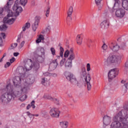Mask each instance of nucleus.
Listing matches in <instances>:
<instances>
[{
    "label": "nucleus",
    "mask_w": 128,
    "mask_h": 128,
    "mask_svg": "<svg viewBox=\"0 0 128 128\" xmlns=\"http://www.w3.org/2000/svg\"><path fill=\"white\" fill-rule=\"evenodd\" d=\"M22 96V92L18 90L16 88L14 90V87L10 84H8L6 88L2 89L1 91L0 96V102L2 104H6L12 99V98H18Z\"/></svg>",
    "instance_id": "obj_1"
},
{
    "label": "nucleus",
    "mask_w": 128,
    "mask_h": 128,
    "mask_svg": "<svg viewBox=\"0 0 128 128\" xmlns=\"http://www.w3.org/2000/svg\"><path fill=\"white\" fill-rule=\"evenodd\" d=\"M112 120L110 128H128V116L124 118L122 111L113 118Z\"/></svg>",
    "instance_id": "obj_2"
},
{
    "label": "nucleus",
    "mask_w": 128,
    "mask_h": 128,
    "mask_svg": "<svg viewBox=\"0 0 128 128\" xmlns=\"http://www.w3.org/2000/svg\"><path fill=\"white\" fill-rule=\"evenodd\" d=\"M34 54H37L36 60L38 62H44V48H38L34 52Z\"/></svg>",
    "instance_id": "obj_3"
},
{
    "label": "nucleus",
    "mask_w": 128,
    "mask_h": 128,
    "mask_svg": "<svg viewBox=\"0 0 128 128\" xmlns=\"http://www.w3.org/2000/svg\"><path fill=\"white\" fill-rule=\"evenodd\" d=\"M122 56L118 55H112L110 56L106 60V62L108 64H120V59Z\"/></svg>",
    "instance_id": "obj_4"
},
{
    "label": "nucleus",
    "mask_w": 128,
    "mask_h": 128,
    "mask_svg": "<svg viewBox=\"0 0 128 128\" xmlns=\"http://www.w3.org/2000/svg\"><path fill=\"white\" fill-rule=\"evenodd\" d=\"M64 76L66 80H69L72 84L76 85L78 84V81L76 80V77L70 72H65Z\"/></svg>",
    "instance_id": "obj_5"
},
{
    "label": "nucleus",
    "mask_w": 128,
    "mask_h": 128,
    "mask_svg": "<svg viewBox=\"0 0 128 128\" xmlns=\"http://www.w3.org/2000/svg\"><path fill=\"white\" fill-rule=\"evenodd\" d=\"M10 16H14V14H12V12L9 10V13L7 15V17H5L4 20L3 22L4 24H12L14 22V20H16V18H8Z\"/></svg>",
    "instance_id": "obj_6"
},
{
    "label": "nucleus",
    "mask_w": 128,
    "mask_h": 128,
    "mask_svg": "<svg viewBox=\"0 0 128 128\" xmlns=\"http://www.w3.org/2000/svg\"><path fill=\"white\" fill-rule=\"evenodd\" d=\"M118 74V69L115 68L111 70L108 73V77L109 82H112V80H114L116 76Z\"/></svg>",
    "instance_id": "obj_7"
},
{
    "label": "nucleus",
    "mask_w": 128,
    "mask_h": 128,
    "mask_svg": "<svg viewBox=\"0 0 128 128\" xmlns=\"http://www.w3.org/2000/svg\"><path fill=\"white\" fill-rule=\"evenodd\" d=\"M18 0H16L12 8L13 10L16 12V16H20V12H22V8L21 6H18Z\"/></svg>",
    "instance_id": "obj_8"
},
{
    "label": "nucleus",
    "mask_w": 128,
    "mask_h": 128,
    "mask_svg": "<svg viewBox=\"0 0 128 128\" xmlns=\"http://www.w3.org/2000/svg\"><path fill=\"white\" fill-rule=\"evenodd\" d=\"M34 22L32 24V28L33 32H36L38 28V24H40V16H36L34 18Z\"/></svg>",
    "instance_id": "obj_9"
},
{
    "label": "nucleus",
    "mask_w": 128,
    "mask_h": 128,
    "mask_svg": "<svg viewBox=\"0 0 128 128\" xmlns=\"http://www.w3.org/2000/svg\"><path fill=\"white\" fill-rule=\"evenodd\" d=\"M50 114L52 118H58L60 112L57 108H52L50 112Z\"/></svg>",
    "instance_id": "obj_10"
},
{
    "label": "nucleus",
    "mask_w": 128,
    "mask_h": 128,
    "mask_svg": "<svg viewBox=\"0 0 128 128\" xmlns=\"http://www.w3.org/2000/svg\"><path fill=\"white\" fill-rule=\"evenodd\" d=\"M110 122H112V118L110 116L106 115L103 117L104 128H106V126L110 124Z\"/></svg>",
    "instance_id": "obj_11"
},
{
    "label": "nucleus",
    "mask_w": 128,
    "mask_h": 128,
    "mask_svg": "<svg viewBox=\"0 0 128 128\" xmlns=\"http://www.w3.org/2000/svg\"><path fill=\"white\" fill-rule=\"evenodd\" d=\"M25 67L26 68V70H32V68H33V70H34L37 72L38 68H40V64L37 62H34L33 63L32 65H30V68H28V64H26Z\"/></svg>",
    "instance_id": "obj_12"
},
{
    "label": "nucleus",
    "mask_w": 128,
    "mask_h": 128,
    "mask_svg": "<svg viewBox=\"0 0 128 128\" xmlns=\"http://www.w3.org/2000/svg\"><path fill=\"white\" fill-rule=\"evenodd\" d=\"M126 14V11L124 10L122 8L118 9L115 12V16L117 18H124V14Z\"/></svg>",
    "instance_id": "obj_13"
},
{
    "label": "nucleus",
    "mask_w": 128,
    "mask_h": 128,
    "mask_svg": "<svg viewBox=\"0 0 128 128\" xmlns=\"http://www.w3.org/2000/svg\"><path fill=\"white\" fill-rule=\"evenodd\" d=\"M75 58L76 54H74V48H70V54L68 58V60L72 62V60H74Z\"/></svg>",
    "instance_id": "obj_14"
},
{
    "label": "nucleus",
    "mask_w": 128,
    "mask_h": 128,
    "mask_svg": "<svg viewBox=\"0 0 128 128\" xmlns=\"http://www.w3.org/2000/svg\"><path fill=\"white\" fill-rule=\"evenodd\" d=\"M58 60L56 59L49 66L50 70H54L56 68V67L58 66Z\"/></svg>",
    "instance_id": "obj_15"
},
{
    "label": "nucleus",
    "mask_w": 128,
    "mask_h": 128,
    "mask_svg": "<svg viewBox=\"0 0 128 128\" xmlns=\"http://www.w3.org/2000/svg\"><path fill=\"white\" fill-rule=\"evenodd\" d=\"M109 48L112 50V52H118L120 50V46L118 44H114V43L112 42L109 45Z\"/></svg>",
    "instance_id": "obj_16"
},
{
    "label": "nucleus",
    "mask_w": 128,
    "mask_h": 128,
    "mask_svg": "<svg viewBox=\"0 0 128 128\" xmlns=\"http://www.w3.org/2000/svg\"><path fill=\"white\" fill-rule=\"evenodd\" d=\"M92 78H90V76H86L85 78V82H86L87 84V88L88 90H90L92 88V84H90V80Z\"/></svg>",
    "instance_id": "obj_17"
},
{
    "label": "nucleus",
    "mask_w": 128,
    "mask_h": 128,
    "mask_svg": "<svg viewBox=\"0 0 128 128\" xmlns=\"http://www.w3.org/2000/svg\"><path fill=\"white\" fill-rule=\"evenodd\" d=\"M20 82H22V78L20 76H16L13 80V82L15 86H18L20 84Z\"/></svg>",
    "instance_id": "obj_18"
},
{
    "label": "nucleus",
    "mask_w": 128,
    "mask_h": 128,
    "mask_svg": "<svg viewBox=\"0 0 128 128\" xmlns=\"http://www.w3.org/2000/svg\"><path fill=\"white\" fill-rule=\"evenodd\" d=\"M100 26L102 28H108V26H110V22L108 20H104L100 24Z\"/></svg>",
    "instance_id": "obj_19"
},
{
    "label": "nucleus",
    "mask_w": 128,
    "mask_h": 128,
    "mask_svg": "<svg viewBox=\"0 0 128 128\" xmlns=\"http://www.w3.org/2000/svg\"><path fill=\"white\" fill-rule=\"evenodd\" d=\"M50 77H44L42 78V84L43 86H48L50 84Z\"/></svg>",
    "instance_id": "obj_20"
},
{
    "label": "nucleus",
    "mask_w": 128,
    "mask_h": 128,
    "mask_svg": "<svg viewBox=\"0 0 128 128\" xmlns=\"http://www.w3.org/2000/svg\"><path fill=\"white\" fill-rule=\"evenodd\" d=\"M44 98H45V100H54V102H55L56 104H58V99L56 98H54L52 96L46 95H44Z\"/></svg>",
    "instance_id": "obj_21"
},
{
    "label": "nucleus",
    "mask_w": 128,
    "mask_h": 128,
    "mask_svg": "<svg viewBox=\"0 0 128 128\" xmlns=\"http://www.w3.org/2000/svg\"><path fill=\"white\" fill-rule=\"evenodd\" d=\"M60 124L62 128H68V121H62L60 122Z\"/></svg>",
    "instance_id": "obj_22"
},
{
    "label": "nucleus",
    "mask_w": 128,
    "mask_h": 128,
    "mask_svg": "<svg viewBox=\"0 0 128 128\" xmlns=\"http://www.w3.org/2000/svg\"><path fill=\"white\" fill-rule=\"evenodd\" d=\"M122 6L126 10H128V0H122Z\"/></svg>",
    "instance_id": "obj_23"
},
{
    "label": "nucleus",
    "mask_w": 128,
    "mask_h": 128,
    "mask_svg": "<svg viewBox=\"0 0 128 128\" xmlns=\"http://www.w3.org/2000/svg\"><path fill=\"white\" fill-rule=\"evenodd\" d=\"M76 40L78 44L80 45L82 42V38L80 35H78L76 38Z\"/></svg>",
    "instance_id": "obj_24"
},
{
    "label": "nucleus",
    "mask_w": 128,
    "mask_h": 128,
    "mask_svg": "<svg viewBox=\"0 0 128 128\" xmlns=\"http://www.w3.org/2000/svg\"><path fill=\"white\" fill-rule=\"evenodd\" d=\"M19 74H20L21 78L26 76V72L24 71V68L22 67L19 70Z\"/></svg>",
    "instance_id": "obj_25"
},
{
    "label": "nucleus",
    "mask_w": 128,
    "mask_h": 128,
    "mask_svg": "<svg viewBox=\"0 0 128 128\" xmlns=\"http://www.w3.org/2000/svg\"><path fill=\"white\" fill-rule=\"evenodd\" d=\"M72 62L71 61H70L68 60L66 62H65V67L66 68H72Z\"/></svg>",
    "instance_id": "obj_26"
},
{
    "label": "nucleus",
    "mask_w": 128,
    "mask_h": 128,
    "mask_svg": "<svg viewBox=\"0 0 128 128\" xmlns=\"http://www.w3.org/2000/svg\"><path fill=\"white\" fill-rule=\"evenodd\" d=\"M34 100H32L30 102V104H28V106H26V110H29L30 108H36V106H34Z\"/></svg>",
    "instance_id": "obj_27"
},
{
    "label": "nucleus",
    "mask_w": 128,
    "mask_h": 128,
    "mask_svg": "<svg viewBox=\"0 0 128 128\" xmlns=\"http://www.w3.org/2000/svg\"><path fill=\"white\" fill-rule=\"evenodd\" d=\"M73 12L74 8H72V6H70L68 12V18H70V16L72 14Z\"/></svg>",
    "instance_id": "obj_28"
},
{
    "label": "nucleus",
    "mask_w": 128,
    "mask_h": 128,
    "mask_svg": "<svg viewBox=\"0 0 128 128\" xmlns=\"http://www.w3.org/2000/svg\"><path fill=\"white\" fill-rule=\"evenodd\" d=\"M30 28V24L26 22L22 27L23 32H26V30Z\"/></svg>",
    "instance_id": "obj_29"
},
{
    "label": "nucleus",
    "mask_w": 128,
    "mask_h": 128,
    "mask_svg": "<svg viewBox=\"0 0 128 128\" xmlns=\"http://www.w3.org/2000/svg\"><path fill=\"white\" fill-rule=\"evenodd\" d=\"M34 82V78L31 77L28 79L27 80V84H32V83Z\"/></svg>",
    "instance_id": "obj_30"
},
{
    "label": "nucleus",
    "mask_w": 128,
    "mask_h": 128,
    "mask_svg": "<svg viewBox=\"0 0 128 128\" xmlns=\"http://www.w3.org/2000/svg\"><path fill=\"white\" fill-rule=\"evenodd\" d=\"M6 28H8V26L6 24H3L0 26V30H6Z\"/></svg>",
    "instance_id": "obj_31"
},
{
    "label": "nucleus",
    "mask_w": 128,
    "mask_h": 128,
    "mask_svg": "<svg viewBox=\"0 0 128 128\" xmlns=\"http://www.w3.org/2000/svg\"><path fill=\"white\" fill-rule=\"evenodd\" d=\"M70 50H66V51H65L64 53V57L68 58V56H70Z\"/></svg>",
    "instance_id": "obj_32"
},
{
    "label": "nucleus",
    "mask_w": 128,
    "mask_h": 128,
    "mask_svg": "<svg viewBox=\"0 0 128 128\" xmlns=\"http://www.w3.org/2000/svg\"><path fill=\"white\" fill-rule=\"evenodd\" d=\"M28 2V0H20V4L22 6H24Z\"/></svg>",
    "instance_id": "obj_33"
},
{
    "label": "nucleus",
    "mask_w": 128,
    "mask_h": 128,
    "mask_svg": "<svg viewBox=\"0 0 128 128\" xmlns=\"http://www.w3.org/2000/svg\"><path fill=\"white\" fill-rule=\"evenodd\" d=\"M60 56L62 58V56H64V48L62 46H60Z\"/></svg>",
    "instance_id": "obj_34"
},
{
    "label": "nucleus",
    "mask_w": 128,
    "mask_h": 128,
    "mask_svg": "<svg viewBox=\"0 0 128 128\" xmlns=\"http://www.w3.org/2000/svg\"><path fill=\"white\" fill-rule=\"evenodd\" d=\"M27 98H28V96H26V94L25 95H23L20 98V100H21V102H24V100H26Z\"/></svg>",
    "instance_id": "obj_35"
},
{
    "label": "nucleus",
    "mask_w": 128,
    "mask_h": 128,
    "mask_svg": "<svg viewBox=\"0 0 128 128\" xmlns=\"http://www.w3.org/2000/svg\"><path fill=\"white\" fill-rule=\"evenodd\" d=\"M50 52H52V56H56V49H54V48H51L50 49Z\"/></svg>",
    "instance_id": "obj_36"
},
{
    "label": "nucleus",
    "mask_w": 128,
    "mask_h": 128,
    "mask_svg": "<svg viewBox=\"0 0 128 128\" xmlns=\"http://www.w3.org/2000/svg\"><path fill=\"white\" fill-rule=\"evenodd\" d=\"M66 58H62L60 62V66H64V62H66Z\"/></svg>",
    "instance_id": "obj_37"
},
{
    "label": "nucleus",
    "mask_w": 128,
    "mask_h": 128,
    "mask_svg": "<svg viewBox=\"0 0 128 128\" xmlns=\"http://www.w3.org/2000/svg\"><path fill=\"white\" fill-rule=\"evenodd\" d=\"M124 46H126V44H124V43H122L120 46V50H124Z\"/></svg>",
    "instance_id": "obj_38"
},
{
    "label": "nucleus",
    "mask_w": 128,
    "mask_h": 128,
    "mask_svg": "<svg viewBox=\"0 0 128 128\" xmlns=\"http://www.w3.org/2000/svg\"><path fill=\"white\" fill-rule=\"evenodd\" d=\"M50 26H48L46 28V32H47V34H48L50 32Z\"/></svg>",
    "instance_id": "obj_39"
},
{
    "label": "nucleus",
    "mask_w": 128,
    "mask_h": 128,
    "mask_svg": "<svg viewBox=\"0 0 128 128\" xmlns=\"http://www.w3.org/2000/svg\"><path fill=\"white\" fill-rule=\"evenodd\" d=\"M102 48L104 50H108V45L104 44L102 46Z\"/></svg>",
    "instance_id": "obj_40"
},
{
    "label": "nucleus",
    "mask_w": 128,
    "mask_h": 128,
    "mask_svg": "<svg viewBox=\"0 0 128 128\" xmlns=\"http://www.w3.org/2000/svg\"><path fill=\"white\" fill-rule=\"evenodd\" d=\"M38 38H39L40 40H44V36L42 34H40L38 36Z\"/></svg>",
    "instance_id": "obj_41"
},
{
    "label": "nucleus",
    "mask_w": 128,
    "mask_h": 128,
    "mask_svg": "<svg viewBox=\"0 0 128 128\" xmlns=\"http://www.w3.org/2000/svg\"><path fill=\"white\" fill-rule=\"evenodd\" d=\"M86 70L82 69V72L81 73L82 76H86Z\"/></svg>",
    "instance_id": "obj_42"
},
{
    "label": "nucleus",
    "mask_w": 128,
    "mask_h": 128,
    "mask_svg": "<svg viewBox=\"0 0 128 128\" xmlns=\"http://www.w3.org/2000/svg\"><path fill=\"white\" fill-rule=\"evenodd\" d=\"M50 8H48L47 10L46 11V16L48 18V14H50Z\"/></svg>",
    "instance_id": "obj_43"
},
{
    "label": "nucleus",
    "mask_w": 128,
    "mask_h": 128,
    "mask_svg": "<svg viewBox=\"0 0 128 128\" xmlns=\"http://www.w3.org/2000/svg\"><path fill=\"white\" fill-rule=\"evenodd\" d=\"M43 74H44V76H48V78H50V72H48L44 73Z\"/></svg>",
    "instance_id": "obj_44"
},
{
    "label": "nucleus",
    "mask_w": 128,
    "mask_h": 128,
    "mask_svg": "<svg viewBox=\"0 0 128 128\" xmlns=\"http://www.w3.org/2000/svg\"><path fill=\"white\" fill-rule=\"evenodd\" d=\"M86 68H87V72H90V64L88 63L87 64Z\"/></svg>",
    "instance_id": "obj_45"
},
{
    "label": "nucleus",
    "mask_w": 128,
    "mask_h": 128,
    "mask_svg": "<svg viewBox=\"0 0 128 128\" xmlns=\"http://www.w3.org/2000/svg\"><path fill=\"white\" fill-rule=\"evenodd\" d=\"M4 8L8 10H10V4H8V2L7 4L5 6Z\"/></svg>",
    "instance_id": "obj_46"
},
{
    "label": "nucleus",
    "mask_w": 128,
    "mask_h": 128,
    "mask_svg": "<svg viewBox=\"0 0 128 128\" xmlns=\"http://www.w3.org/2000/svg\"><path fill=\"white\" fill-rule=\"evenodd\" d=\"M100 2H102V0H95V2L97 6H100Z\"/></svg>",
    "instance_id": "obj_47"
},
{
    "label": "nucleus",
    "mask_w": 128,
    "mask_h": 128,
    "mask_svg": "<svg viewBox=\"0 0 128 128\" xmlns=\"http://www.w3.org/2000/svg\"><path fill=\"white\" fill-rule=\"evenodd\" d=\"M10 66V62H7L6 64L4 65V68H8Z\"/></svg>",
    "instance_id": "obj_48"
},
{
    "label": "nucleus",
    "mask_w": 128,
    "mask_h": 128,
    "mask_svg": "<svg viewBox=\"0 0 128 128\" xmlns=\"http://www.w3.org/2000/svg\"><path fill=\"white\" fill-rule=\"evenodd\" d=\"M104 16H108V12L107 10H105L104 14Z\"/></svg>",
    "instance_id": "obj_49"
},
{
    "label": "nucleus",
    "mask_w": 128,
    "mask_h": 128,
    "mask_svg": "<svg viewBox=\"0 0 128 128\" xmlns=\"http://www.w3.org/2000/svg\"><path fill=\"white\" fill-rule=\"evenodd\" d=\"M14 60H16V58L13 57L10 60V64H12V62H14Z\"/></svg>",
    "instance_id": "obj_50"
},
{
    "label": "nucleus",
    "mask_w": 128,
    "mask_h": 128,
    "mask_svg": "<svg viewBox=\"0 0 128 128\" xmlns=\"http://www.w3.org/2000/svg\"><path fill=\"white\" fill-rule=\"evenodd\" d=\"M6 56V54H4L2 58L1 59H0V62H2L4 60V58Z\"/></svg>",
    "instance_id": "obj_51"
},
{
    "label": "nucleus",
    "mask_w": 128,
    "mask_h": 128,
    "mask_svg": "<svg viewBox=\"0 0 128 128\" xmlns=\"http://www.w3.org/2000/svg\"><path fill=\"white\" fill-rule=\"evenodd\" d=\"M42 42V40H40L39 38H38V39L36 40V44H40Z\"/></svg>",
    "instance_id": "obj_52"
},
{
    "label": "nucleus",
    "mask_w": 128,
    "mask_h": 128,
    "mask_svg": "<svg viewBox=\"0 0 128 128\" xmlns=\"http://www.w3.org/2000/svg\"><path fill=\"white\" fill-rule=\"evenodd\" d=\"M2 46V38L0 37V46Z\"/></svg>",
    "instance_id": "obj_53"
},
{
    "label": "nucleus",
    "mask_w": 128,
    "mask_h": 128,
    "mask_svg": "<svg viewBox=\"0 0 128 128\" xmlns=\"http://www.w3.org/2000/svg\"><path fill=\"white\" fill-rule=\"evenodd\" d=\"M26 114L27 116H32V114H31L30 112H27Z\"/></svg>",
    "instance_id": "obj_54"
},
{
    "label": "nucleus",
    "mask_w": 128,
    "mask_h": 128,
    "mask_svg": "<svg viewBox=\"0 0 128 128\" xmlns=\"http://www.w3.org/2000/svg\"><path fill=\"white\" fill-rule=\"evenodd\" d=\"M16 42H20V36H18Z\"/></svg>",
    "instance_id": "obj_55"
},
{
    "label": "nucleus",
    "mask_w": 128,
    "mask_h": 128,
    "mask_svg": "<svg viewBox=\"0 0 128 128\" xmlns=\"http://www.w3.org/2000/svg\"><path fill=\"white\" fill-rule=\"evenodd\" d=\"M24 42L23 41L20 44L21 48H22V46H24Z\"/></svg>",
    "instance_id": "obj_56"
},
{
    "label": "nucleus",
    "mask_w": 128,
    "mask_h": 128,
    "mask_svg": "<svg viewBox=\"0 0 128 128\" xmlns=\"http://www.w3.org/2000/svg\"><path fill=\"white\" fill-rule=\"evenodd\" d=\"M1 36H2L3 38H5V36H6V34L2 32L1 33Z\"/></svg>",
    "instance_id": "obj_57"
},
{
    "label": "nucleus",
    "mask_w": 128,
    "mask_h": 128,
    "mask_svg": "<svg viewBox=\"0 0 128 128\" xmlns=\"http://www.w3.org/2000/svg\"><path fill=\"white\" fill-rule=\"evenodd\" d=\"M20 54L18 52H14V56H18Z\"/></svg>",
    "instance_id": "obj_58"
},
{
    "label": "nucleus",
    "mask_w": 128,
    "mask_h": 128,
    "mask_svg": "<svg viewBox=\"0 0 128 128\" xmlns=\"http://www.w3.org/2000/svg\"><path fill=\"white\" fill-rule=\"evenodd\" d=\"M31 4L32 6H34V4H36V2L34 0H32L31 2Z\"/></svg>",
    "instance_id": "obj_59"
},
{
    "label": "nucleus",
    "mask_w": 128,
    "mask_h": 128,
    "mask_svg": "<svg viewBox=\"0 0 128 128\" xmlns=\"http://www.w3.org/2000/svg\"><path fill=\"white\" fill-rule=\"evenodd\" d=\"M4 12V9L2 8H0V14H2Z\"/></svg>",
    "instance_id": "obj_60"
},
{
    "label": "nucleus",
    "mask_w": 128,
    "mask_h": 128,
    "mask_svg": "<svg viewBox=\"0 0 128 128\" xmlns=\"http://www.w3.org/2000/svg\"><path fill=\"white\" fill-rule=\"evenodd\" d=\"M124 86L127 90H128V83L124 84Z\"/></svg>",
    "instance_id": "obj_61"
},
{
    "label": "nucleus",
    "mask_w": 128,
    "mask_h": 128,
    "mask_svg": "<svg viewBox=\"0 0 128 128\" xmlns=\"http://www.w3.org/2000/svg\"><path fill=\"white\" fill-rule=\"evenodd\" d=\"M13 44L14 48H16V46H18V44L17 43H14V44Z\"/></svg>",
    "instance_id": "obj_62"
},
{
    "label": "nucleus",
    "mask_w": 128,
    "mask_h": 128,
    "mask_svg": "<svg viewBox=\"0 0 128 128\" xmlns=\"http://www.w3.org/2000/svg\"><path fill=\"white\" fill-rule=\"evenodd\" d=\"M115 0V3L114 4V6H116V4H118V2H119L118 0Z\"/></svg>",
    "instance_id": "obj_63"
},
{
    "label": "nucleus",
    "mask_w": 128,
    "mask_h": 128,
    "mask_svg": "<svg viewBox=\"0 0 128 128\" xmlns=\"http://www.w3.org/2000/svg\"><path fill=\"white\" fill-rule=\"evenodd\" d=\"M16 47H14V44H12L11 45V50H14V48Z\"/></svg>",
    "instance_id": "obj_64"
}]
</instances>
